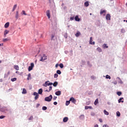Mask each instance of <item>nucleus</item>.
<instances>
[{
    "label": "nucleus",
    "instance_id": "nucleus-1",
    "mask_svg": "<svg viewBox=\"0 0 127 127\" xmlns=\"http://www.w3.org/2000/svg\"><path fill=\"white\" fill-rule=\"evenodd\" d=\"M53 98L52 95H50L49 96L45 97V101H46V102H51V100H52Z\"/></svg>",
    "mask_w": 127,
    "mask_h": 127
},
{
    "label": "nucleus",
    "instance_id": "nucleus-2",
    "mask_svg": "<svg viewBox=\"0 0 127 127\" xmlns=\"http://www.w3.org/2000/svg\"><path fill=\"white\" fill-rule=\"evenodd\" d=\"M51 85H53L52 82H49V81H46L44 84H43L44 87H47V86H51Z\"/></svg>",
    "mask_w": 127,
    "mask_h": 127
},
{
    "label": "nucleus",
    "instance_id": "nucleus-3",
    "mask_svg": "<svg viewBox=\"0 0 127 127\" xmlns=\"http://www.w3.org/2000/svg\"><path fill=\"white\" fill-rule=\"evenodd\" d=\"M31 65L28 67V71H31L33 69L34 67V64L33 63H31Z\"/></svg>",
    "mask_w": 127,
    "mask_h": 127
},
{
    "label": "nucleus",
    "instance_id": "nucleus-4",
    "mask_svg": "<svg viewBox=\"0 0 127 127\" xmlns=\"http://www.w3.org/2000/svg\"><path fill=\"white\" fill-rule=\"evenodd\" d=\"M47 59V56H46L45 55H43V57H42L41 59L40 60V61H42L43 62L45 60H46Z\"/></svg>",
    "mask_w": 127,
    "mask_h": 127
},
{
    "label": "nucleus",
    "instance_id": "nucleus-5",
    "mask_svg": "<svg viewBox=\"0 0 127 127\" xmlns=\"http://www.w3.org/2000/svg\"><path fill=\"white\" fill-rule=\"evenodd\" d=\"M33 95H34V96H35V100H37V99H38V98H39V94H38V93L37 92H34Z\"/></svg>",
    "mask_w": 127,
    "mask_h": 127
},
{
    "label": "nucleus",
    "instance_id": "nucleus-6",
    "mask_svg": "<svg viewBox=\"0 0 127 127\" xmlns=\"http://www.w3.org/2000/svg\"><path fill=\"white\" fill-rule=\"evenodd\" d=\"M70 102L73 103V104H76V100L73 97H71L69 99Z\"/></svg>",
    "mask_w": 127,
    "mask_h": 127
},
{
    "label": "nucleus",
    "instance_id": "nucleus-7",
    "mask_svg": "<svg viewBox=\"0 0 127 127\" xmlns=\"http://www.w3.org/2000/svg\"><path fill=\"white\" fill-rule=\"evenodd\" d=\"M89 43L92 45H95V42H93V38L92 37L90 38Z\"/></svg>",
    "mask_w": 127,
    "mask_h": 127
},
{
    "label": "nucleus",
    "instance_id": "nucleus-8",
    "mask_svg": "<svg viewBox=\"0 0 127 127\" xmlns=\"http://www.w3.org/2000/svg\"><path fill=\"white\" fill-rule=\"evenodd\" d=\"M0 111L1 112H5L6 111H7V109H6V108L5 107H0Z\"/></svg>",
    "mask_w": 127,
    "mask_h": 127
},
{
    "label": "nucleus",
    "instance_id": "nucleus-9",
    "mask_svg": "<svg viewBox=\"0 0 127 127\" xmlns=\"http://www.w3.org/2000/svg\"><path fill=\"white\" fill-rule=\"evenodd\" d=\"M107 20H111V15L110 14H107L106 16Z\"/></svg>",
    "mask_w": 127,
    "mask_h": 127
},
{
    "label": "nucleus",
    "instance_id": "nucleus-10",
    "mask_svg": "<svg viewBox=\"0 0 127 127\" xmlns=\"http://www.w3.org/2000/svg\"><path fill=\"white\" fill-rule=\"evenodd\" d=\"M46 14H47V16H48V18H50V10H48L46 11Z\"/></svg>",
    "mask_w": 127,
    "mask_h": 127
},
{
    "label": "nucleus",
    "instance_id": "nucleus-11",
    "mask_svg": "<svg viewBox=\"0 0 127 127\" xmlns=\"http://www.w3.org/2000/svg\"><path fill=\"white\" fill-rule=\"evenodd\" d=\"M19 16V14L18 11H16V15H15V18L16 19H18V17Z\"/></svg>",
    "mask_w": 127,
    "mask_h": 127
},
{
    "label": "nucleus",
    "instance_id": "nucleus-12",
    "mask_svg": "<svg viewBox=\"0 0 127 127\" xmlns=\"http://www.w3.org/2000/svg\"><path fill=\"white\" fill-rule=\"evenodd\" d=\"M68 120L69 119L68 118V117H64L63 119V122L64 123H67Z\"/></svg>",
    "mask_w": 127,
    "mask_h": 127
},
{
    "label": "nucleus",
    "instance_id": "nucleus-13",
    "mask_svg": "<svg viewBox=\"0 0 127 127\" xmlns=\"http://www.w3.org/2000/svg\"><path fill=\"white\" fill-rule=\"evenodd\" d=\"M74 19H75V21H80V18H79L78 15H76Z\"/></svg>",
    "mask_w": 127,
    "mask_h": 127
},
{
    "label": "nucleus",
    "instance_id": "nucleus-14",
    "mask_svg": "<svg viewBox=\"0 0 127 127\" xmlns=\"http://www.w3.org/2000/svg\"><path fill=\"white\" fill-rule=\"evenodd\" d=\"M9 32V31L7 30H5L4 32V36L5 37L6 36V34H7Z\"/></svg>",
    "mask_w": 127,
    "mask_h": 127
},
{
    "label": "nucleus",
    "instance_id": "nucleus-15",
    "mask_svg": "<svg viewBox=\"0 0 127 127\" xmlns=\"http://www.w3.org/2000/svg\"><path fill=\"white\" fill-rule=\"evenodd\" d=\"M55 94L57 96H60V95H61V91H58L56 92Z\"/></svg>",
    "mask_w": 127,
    "mask_h": 127
},
{
    "label": "nucleus",
    "instance_id": "nucleus-16",
    "mask_svg": "<svg viewBox=\"0 0 127 127\" xmlns=\"http://www.w3.org/2000/svg\"><path fill=\"white\" fill-rule=\"evenodd\" d=\"M76 37H79L80 35H81V33L79 31H78L75 34Z\"/></svg>",
    "mask_w": 127,
    "mask_h": 127
},
{
    "label": "nucleus",
    "instance_id": "nucleus-17",
    "mask_svg": "<svg viewBox=\"0 0 127 127\" xmlns=\"http://www.w3.org/2000/svg\"><path fill=\"white\" fill-rule=\"evenodd\" d=\"M9 26V22H7L4 25L5 28H7Z\"/></svg>",
    "mask_w": 127,
    "mask_h": 127
},
{
    "label": "nucleus",
    "instance_id": "nucleus-18",
    "mask_svg": "<svg viewBox=\"0 0 127 127\" xmlns=\"http://www.w3.org/2000/svg\"><path fill=\"white\" fill-rule=\"evenodd\" d=\"M88 109H90V110H92L93 109V107H92V106H85V110H88Z\"/></svg>",
    "mask_w": 127,
    "mask_h": 127
},
{
    "label": "nucleus",
    "instance_id": "nucleus-19",
    "mask_svg": "<svg viewBox=\"0 0 127 127\" xmlns=\"http://www.w3.org/2000/svg\"><path fill=\"white\" fill-rule=\"evenodd\" d=\"M42 92H43V89H42V88H41L38 90V94L41 95V94H42Z\"/></svg>",
    "mask_w": 127,
    "mask_h": 127
},
{
    "label": "nucleus",
    "instance_id": "nucleus-20",
    "mask_svg": "<svg viewBox=\"0 0 127 127\" xmlns=\"http://www.w3.org/2000/svg\"><path fill=\"white\" fill-rule=\"evenodd\" d=\"M54 87H57V85H58V82L57 81L53 83Z\"/></svg>",
    "mask_w": 127,
    "mask_h": 127
},
{
    "label": "nucleus",
    "instance_id": "nucleus-21",
    "mask_svg": "<svg viewBox=\"0 0 127 127\" xmlns=\"http://www.w3.org/2000/svg\"><path fill=\"white\" fill-rule=\"evenodd\" d=\"M14 68L15 69V70H17V71L19 70V67L18 65H14Z\"/></svg>",
    "mask_w": 127,
    "mask_h": 127
},
{
    "label": "nucleus",
    "instance_id": "nucleus-22",
    "mask_svg": "<svg viewBox=\"0 0 127 127\" xmlns=\"http://www.w3.org/2000/svg\"><path fill=\"white\" fill-rule=\"evenodd\" d=\"M9 40H10V39L7 38L3 39V42H6L7 41H9Z\"/></svg>",
    "mask_w": 127,
    "mask_h": 127
},
{
    "label": "nucleus",
    "instance_id": "nucleus-23",
    "mask_svg": "<svg viewBox=\"0 0 127 127\" xmlns=\"http://www.w3.org/2000/svg\"><path fill=\"white\" fill-rule=\"evenodd\" d=\"M30 79H31V74L30 73H29L28 74L27 80H30Z\"/></svg>",
    "mask_w": 127,
    "mask_h": 127
},
{
    "label": "nucleus",
    "instance_id": "nucleus-24",
    "mask_svg": "<svg viewBox=\"0 0 127 127\" xmlns=\"http://www.w3.org/2000/svg\"><path fill=\"white\" fill-rule=\"evenodd\" d=\"M21 14H22V15H23V14H24V15H27V14L25 13V11L24 10L22 11Z\"/></svg>",
    "mask_w": 127,
    "mask_h": 127
},
{
    "label": "nucleus",
    "instance_id": "nucleus-25",
    "mask_svg": "<svg viewBox=\"0 0 127 127\" xmlns=\"http://www.w3.org/2000/svg\"><path fill=\"white\" fill-rule=\"evenodd\" d=\"M22 94H26L27 93V91H26V89L25 88L23 89Z\"/></svg>",
    "mask_w": 127,
    "mask_h": 127
},
{
    "label": "nucleus",
    "instance_id": "nucleus-26",
    "mask_svg": "<svg viewBox=\"0 0 127 127\" xmlns=\"http://www.w3.org/2000/svg\"><path fill=\"white\" fill-rule=\"evenodd\" d=\"M84 5L85 6L87 7V6H89V1H86L84 3Z\"/></svg>",
    "mask_w": 127,
    "mask_h": 127
},
{
    "label": "nucleus",
    "instance_id": "nucleus-27",
    "mask_svg": "<svg viewBox=\"0 0 127 127\" xmlns=\"http://www.w3.org/2000/svg\"><path fill=\"white\" fill-rule=\"evenodd\" d=\"M17 7V5L15 4L13 6V9H12V11H14V10H15V8H16V7Z\"/></svg>",
    "mask_w": 127,
    "mask_h": 127
},
{
    "label": "nucleus",
    "instance_id": "nucleus-28",
    "mask_svg": "<svg viewBox=\"0 0 127 127\" xmlns=\"http://www.w3.org/2000/svg\"><path fill=\"white\" fill-rule=\"evenodd\" d=\"M103 13H106V10H101L100 11V14H103Z\"/></svg>",
    "mask_w": 127,
    "mask_h": 127
},
{
    "label": "nucleus",
    "instance_id": "nucleus-29",
    "mask_svg": "<svg viewBox=\"0 0 127 127\" xmlns=\"http://www.w3.org/2000/svg\"><path fill=\"white\" fill-rule=\"evenodd\" d=\"M59 66H60V68H61V69L64 68V64H59Z\"/></svg>",
    "mask_w": 127,
    "mask_h": 127
},
{
    "label": "nucleus",
    "instance_id": "nucleus-30",
    "mask_svg": "<svg viewBox=\"0 0 127 127\" xmlns=\"http://www.w3.org/2000/svg\"><path fill=\"white\" fill-rule=\"evenodd\" d=\"M97 51H98V52H102V49H101L100 47H98L97 48Z\"/></svg>",
    "mask_w": 127,
    "mask_h": 127
},
{
    "label": "nucleus",
    "instance_id": "nucleus-31",
    "mask_svg": "<svg viewBox=\"0 0 127 127\" xmlns=\"http://www.w3.org/2000/svg\"><path fill=\"white\" fill-rule=\"evenodd\" d=\"M103 48H108L109 47L108 46V45H107L106 44H104L103 45Z\"/></svg>",
    "mask_w": 127,
    "mask_h": 127
},
{
    "label": "nucleus",
    "instance_id": "nucleus-32",
    "mask_svg": "<svg viewBox=\"0 0 127 127\" xmlns=\"http://www.w3.org/2000/svg\"><path fill=\"white\" fill-rule=\"evenodd\" d=\"M123 99H124V98H120V99H119V100H118V102L121 103L122 102V103H124V101H122V100H123Z\"/></svg>",
    "mask_w": 127,
    "mask_h": 127
},
{
    "label": "nucleus",
    "instance_id": "nucleus-33",
    "mask_svg": "<svg viewBox=\"0 0 127 127\" xmlns=\"http://www.w3.org/2000/svg\"><path fill=\"white\" fill-rule=\"evenodd\" d=\"M66 106H69L70 105V100L69 101H66L65 103Z\"/></svg>",
    "mask_w": 127,
    "mask_h": 127
},
{
    "label": "nucleus",
    "instance_id": "nucleus-34",
    "mask_svg": "<svg viewBox=\"0 0 127 127\" xmlns=\"http://www.w3.org/2000/svg\"><path fill=\"white\" fill-rule=\"evenodd\" d=\"M104 113L105 114V115H106L107 116H109V112H108V111L104 110Z\"/></svg>",
    "mask_w": 127,
    "mask_h": 127
},
{
    "label": "nucleus",
    "instance_id": "nucleus-35",
    "mask_svg": "<svg viewBox=\"0 0 127 127\" xmlns=\"http://www.w3.org/2000/svg\"><path fill=\"white\" fill-rule=\"evenodd\" d=\"M99 102V100L98 99H96L94 102V105H97L98 102Z\"/></svg>",
    "mask_w": 127,
    "mask_h": 127
},
{
    "label": "nucleus",
    "instance_id": "nucleus-36",
    "mask_svg": "<svg viewBox=\"0 0 127 127\" xmlns=\"http://www.w3.org/2000/svg\"><path fill=\"white\" fill-rule=\"evenodd\" d=\"M116 114H117V117H121V113H120V112L117 111Z\"/></svg>",
    "mask_w": 127,
    "mask_h": 127
},
{
    "label": "nucleus",
    "instance_id": "nucleus-37",
    "mask_svg": "<svg viewBox=\"0 0 127 127\" xmlns=\"http://www.w3.org/2000/svg\"><path fill=\"white\" fill-rule=\"evenodd\" d=\"M16 80H17V78H15V77L11 79V81L12 82H14V81H16Z\"/></svg>",
    "mask_w": 127,
    "mask_h": 127
},
{
    "label": "nucleus",
    "instance_id": "nucleus-38",
    "mask_svg": "<svg viewBox=\"0 0 127 127\" xmlns=\"http://www.w3.org/2000/svg\"><path fill=\"white\" fill-rule=\"evenodd\" d=\"M106 78V79H109L110 80H111V76L109 75H107Z\"/></svg>",
    "mask_w": 127,
    "mask_h": 127
},
{
    "label": "nucleus",
    "instance_id": "nucleus-39",
    "mask_svg": "<svg viewBox=\"0 0 127 127\" xmlns=\"http://www.w3.org/2000/svg\"><path fill=\"white\" fill-rule=\"evenodd\" d=\"M42 110H43V111H46V110H47V107L44 106L42 107Z\"/></svg>",
    "mask_w": 127,
    "mask_h": 127
},
{
    "label": "nucleus",
    "instance_id": "nucleus-40",
    "mask_svg": "<svg viewBox=\"0 0 127 127\" xmlns=\"http://www.w3.org/2000/svg\"><path fill=\"white\" fill-rule=\"evenodd\" d=\"M57 73L59 74V75H60L61 74V71L60 70H58Z\"/></svg>",
    "mask_w": 127,
    "mask_h": 127
},
{
    "label": "nucleus",
    "instance_id": "nucleus-41",
    "mask_svg": "<svg viewBox=\"0 0 127 127\" xmlns=\"http://www.w3.org/2000/svg\"><path fill=\"white\" fill-rule=\"evenodd\" d=\"M32 120H33V116H31V117L28 119V120H29V121H32Z\"/></svg>",
    "mask_w": 127,
    "mask_h": 127
},
{
    "label": "nucleus",
    "instance_id": "nucleus-42",
    "mask_svg": "<svg viewBox=\"0 0 127 127\" xmlns=\"http://www.w3.org/2000/svg\"><path fill=\"white\" fill-rule=\"evenodd\" d=\"M117 95H118L119 96H121V95H122V92L121 91L117 92Z\"/></svg>",
    "mask_w": 127,
    "mask_h": 127
},
{
    "label": "nucleus",
    "instance_id": "nucleus-43",
    "mask_svg": "<svg viewBox=\"0 0 127 127\" xmlns=\"http://www.w3.org/2000/svg\"><path fill=\"white\" fill-rule=\"evenodd\" d=\"M58 77V74L56 73L54 74V78H57Z\"/></svg>",
    "mask_w": 127,
    "mask_h": 127
},
{
    "label": "nucleus",
    "instance_id": "nucleus-44",
    "mask_svg": "<svg viewBox=\"0 0 127 127\" xmlns=\"http://www.w3.org/2000/svg\"><path fill=\"white\" fill-rule=\"evenodd\" d=\"M4 118H5V116H0V119H4Z\"/></svg>",
    "mask_w": 127,
    "mask_h": 127
},
{
    "label": "nucleus",
    "instance_id": "nucleus-45",
    "mask_svg": "<svg viewBox=\"0 0 127 127\" xmlns=\"http://www.w3.org/2000/svg\"><path fill=\"white\" fill-rule=\"evenodd\" d=\"M75 18L74 17H71L70 18V20H71V21H72V20H74V19Z\"/></svg>",
    "mask_w": 127,
    "mask_h": 127
},
{
    "label": "nucleus",
    "instance_id": "nucleus-46",
    "mask_svg": "<svg viewBox=\"0 0 127 127\" xmlns=\"http://www.w3.org/2000/svg\"><path fill=\"white\" fill-rule=\"evenodd\" d=\"M57 99V96H54L53 100L54 101H55Z\"/></svg>",
    "mask_w": 127,
    "mask_h": 127
},
{
    "label": "nucleus",
    "instance_id": "nucleus-47",
    "mask_svg": "<svg viewBox=\"0 0 127 127\" xmlns=\"http://www.w3.org/2000/svg\"><path fill=\"white\" fill-rule=\"evenodd\" d=\"M51 90H52V86H50V87H49V91L50 92V91H51Z\"/></svg>",
    "mask_w": 127,
    "mask_h": 127
},
{
    "label": "nucleus",
    "instance_id": "nucleus-48",
    "mask_svg": "<svg viewBox=\"0 0 127 127\" xmlns=\"http://www.w3.org/2000/svg\"><path fill=\"white\" fill-rule=\"evenodd\" d=\"M103 127H109V126H108V125H104Z\"/></svg>",
    "mask_w": 127,
    "mask_h": 127
},
{
    "label": "nucleus",
    "instance_id": "nucleus-49",
    "mask_svg": "<svg viewBox=\"0 0 127 127\" xmlns=\"http://www.w3.org/2000/svg\"><path fill=\"white\" fill-rule=\"evenodd\" d=\"M99 121L100 123H103V120H102V119H100L99 120Z\"/></svg>",
    "mask_w": 127,
    "mask_h": 127
},
{
    "label": "nucleus",
    "instance_id": "nucleus-50",
    "mask_svg": "<svg viewBox=\"0 0 127 127\" xmlns=\"http://www.w3.org/2000/svg\"><path fill=\"white\" fill-rule=\"evenodd\" d=\"M91 79H93V80H94V79H95V76H92L91 77Z\"/></svg>",
    "mask_w": 127,
    "mask_h": 127
},
{
    "label": "nucleus",
    "instance_id": "nucleus-51",
    "mask_svg": "<svg viewBox=\"0 0 127 127\" xmlns=\"http://www.w3.org/2000/svg\"><path fill=\"white\" fill-rule=\"evenodd\" d=\"M54 105H57V102H54Z\"/></svg>",
    "mask_w": 127,
    "mask_h": 127
},
{
    "label": "nucleus",
    "instance_id": "nucleus-52",
    "mask_svg": "<svg viewBox=\"0 0 127 127\" xmlns=\"http://www.w3.org/2000/svg\"><path fill=\"white\" fill-rule=\"evenodd\" d=\"M9 74H10V71H8L7 76H8V75H9Z\"/></svg>",
    "mask_w": 127,
    "mask_h": 127
},
{
    "label": "nucleus",
    "instance_id": "nucleus-53",
    "mask_svg": "<svg viewBox=\"0 0 127 127\" xmlns=\"http://www.w3.org/2000/svg\"><path fill=\"white\" fill-rule=\"evenodd\" d=\"M94 127H99V125H95Z\"/></svg>",
    "mask_w": 127,
    "mask_h": 127
},
{
    "label": "nucleus",
    "instance_id": "nucleus-54",
    "mask_svg": "<svg viewBox=\"0 0 127 127\" xmlns=\"http://www.w3.org/2000/svg\"><path fill=\"white\" fill-rule=\"evenodd\" d=\"M121 31H122V32L124 33V32H125V30L122 29V30H121Z\"/></svg>",
    "mask_w": 127,
    "mask_h": 127
},
{
    "label": "nucleus",
    "instance_id": "nucleus-55",
    "mask_svg": "<svg viewBox=\"0 0 127 127\" xmlns=\"http://www.w3.org/2000/svg\"><path fill=\"white\" fill-rule=\"evenodd\" d=\"M91 116H95V113H91Z\"/></svg>",
    "mask_w": 127,
    "mask_h": 127
},
{
    "label": "nucleus",
    "instance_id": "nucleus-56",
    "mask_svg": "<svg viewBox=\"0 0 127 127\" xmlns=\"http://www.w3.org/2000/svg\"><path fill=\"white\" fill-rule=\"evenodd\" d=\"M58 67V64H56V68H57Z\"/></svg>",
    "mask_w": 127,
    "mask_h": 127
},
{
    "label": "nucleus",
    "instance_id": "nucleus-57",
    "mask_svg": "<svg viewBox=\"0 0 127 127\" xmlns=\"http://www.w3.org/2000/svg\"><path fill=\"white\" fill-rule=\"evenodd\" d=\"M45 92H50V91L48 90H45Z\"/></svg>",
    "mask_w": 127,
    "mask_h": 127
},
{
    "label": "nucleus",
    "instance_id": "nucleus-58",
    "mask_svg": "<svg viewBox=\"0 0 127 127\" xmlns=\"http://www.w3.org/2000/svg\"><path fill=\"white\" fill-rule=\"evenodd\" d=\"M0 82H2V79H0Z\"/></svg>",
    "mask_w": 127,
    "mask_h": 127
},
{
    "label": "nucleus",
    "instance_id": "nucleus-59",
    "mask_svg": "<svg viewBox=\"0 0 127 127\" xmlns=\"http://www.w3.org/2000/svg\"><path fill=\"white\" fill-rule=\"evenodd\" d=\"M49 2L50 3H51V1H50V0H49Z\"/></svg>",
    "mask_w": 127,
    "mask_h": 127
},
{
    "label": "nucleus",
    "instance_id": "nucleus-60",
    "mask_svg": "<svg viewBox=\"0 0 127 127\" xmlns=\"http://www.w3.org/2000/svg\"><path fill=\"white\" fill-rule=\"evenodd\" d=\"M16 73H18V71H16Z\"/></svg>",
    "mask_w": 127,
    "mask_h": 127
},
{
    "label": "nucleus",
    "instance_id": "nucleus-61",
    "mask_svg": "<svg viewBox=\"0 0 127 127\" xmlns=\"http://www.w3.org/2000/svg\"><path fill=\"white\" fill-rule=\"evenodd\" d=\"M9 90L11 91V90H12V89L10 88V89H9Z\"/></svg>",
    "mask_w": 127,
    "mask_h": 127
},
{
    "label": "nucleus",
    "instance_id": "nucleus-62",
    "mask_svg": "<svg viewBox=\"0 0 127 127\" xmlns=\"http://www.w3.org/2000/svg\"><path fill=\"white\" fill-rule=\"evenodd\" d=\"M1 63V61H0V64Z\"/></svg>",
    "mask_w": 127,
    "mask_h": 127
},
{
    "label": "nucleus",
    "instance_id": "nucleus-63",
    "mask_svg": "<svg viewBox=\"0 0 127 127\" xmlns=\"http://www.w3.org/2000/svg\"><path fill=\"white\" fill-rule=\"evenodd\" d=\"M0 46H1V44H0Z\"/></svg>",
    "mask_w": 127,
    "mask_h": 127
},
{
    "label": "nucleus",
    "instance_id": "nucleus-64",
    "mask_svg": "<svg viewBox=\"0 0 127 127\" xmlns=\"http://www.w3.org/2000/svg\"><path fill=\"white\" fill-rule=\"evenodd\" d=\"M65 38H67V36L65 37Z\"/></svg>",
    "mask_w": 127,
    "mask_h": 127
}]
</instances>
